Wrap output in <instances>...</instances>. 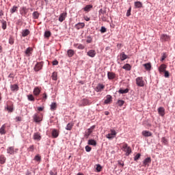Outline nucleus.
Returning a JSON list of instances; mask_svg holds the SVG:
<instances>
[{
    "mask_svg": "<svg viewBox=\"0 0 175 175\" xmlns=\"http://www.w3.org/2000/svg\"><path fill=\"white\" fill-rule=\"evenodd\" d=\"M33 139L34 140H37L38 142L40 141V139H42V137L40 136V133H35L33 134Z\"/></svg>",
    "mask_w": 175,
    "mask_h": 175,
    "instance_id": "obj_19",
    "label": "nucleus"
},
{
    "mask_svg": "<svg viewBox=\"0 0 175 175\" xmlns=\"http://www.w3.org/2000/svg\"><path fill=\"white\" fill-rule=\"evenodd\" d=\"M167 56L166 55V53H163V55H162V57H161V61H165V59H166V57H167Z\"/></svg>",
    "mask_w": 175,
    "mask_h": 175,
    "instance_id": "obj_53",
    "label": "nucleus"
},
{
    "mask_svg": "<svg viewBox=\"0 0 175 175\" xmlns=\"http://www.w3.org/2000/svg\"><path fill=\"white\" fill-rule=\"evenodd\" d=\"M59 135V133L57 131V129H54L52 131V136L54 139H57V137Z\"/></svg>",
    "mask_w": 175,
    "mask_h": 175,
    "instance_id": "obj_21",
    "label": "nucleus"
},
{
    "mask_svg": "<svg viewBox=\"0 0 175 175\" xmlns=\"http://www.w3.org/2000/svg\"><path fill=\"white\" fill-rule=\"evenodd\" d=\"M136 84L138 85V87H144V81H143V77H137L136 79Z\"/></svg>",
    "mask_w": 175,
    "mask_h": 175,
    "instance_id": "obj_4",
    "label": "nucleus"
},
{
    "mask_svg": "<svg viewBox=\"0 0 175 175\" xmlns=\"http://www.w3.org/2000/svg\"><path fill=\"white\" fill-rule=\"evenodd\" d=\"M107 77H108L109 80H114V79H116V73H114L113 72H108Z\"/></svg>",
    "mask_w": 175,
    "mask_h": 175,
    "instance_id": "obj_13",
    "label": "nucleus"
},
{
    "mask_svg": "<svg viewBox=\"0 0 175 175\" xmlns=\"http://www.w3.org/2000/svg\"><path fill=\"white\" fill-rule=\"evenodd\" d=\"M96 171H97L98 172H101V170H102V166H100V165H99V164L96 165Z\"/></svg>",
    "mask_w": 175,
    "mask_h": 175,
    "instance_id": "obj_49",
    "label": "nucleus"
},
{
    "mask_svg": "<svg viewBox=\"0 0 175 175\" xmlns=\"http://www.w3.org/2000/svg\"><path fill=\"white\" fill-rule=\"evenodd\" d=\"M158 113L159 116H161V117H163L165 116V108L160 107L158 108Z\"/></svg>",
    "mask_w": 175,
    "mask_h": 175,
    "instance_id": "obj_18",
    "label": "nucleus"
},
{
    "mask_svg": "<svg viewBox=\"0 0 175 175\" xmlns=\"http://www.w3.org/2000/svg\"><path fill=\"white\" fill-rule=\"evenodd\" d=\"M160 40L161 42H167L168 40H170V36L167 34H161L160 36Z\"/></svg>",
    "mask_w": 175,
    "mask_h": 175,
    "instance_id": "obj_7",
    "label": "nucleus"
},
{
    "mask_svg": "<svg viewBox=\"0 0 175 175\" xmlns=\"http://www.w3.org/2000/svg\"><path fill=\"white\" fill-rule=\"evenodd\" d=\"M83 27H85V24H84V23H79L75 25L76 29H82Z\"/></svg>",
    "mask_w": 175,
    "mask_h": 175,
    "instance_id": "obj_22",
    "label": "nucleus"
},
{
    "mask_svg": "<svg viewBox=\"0 0 175 175\" xmlns=\"http://www.w3.org/2000/svg\"><path fill=\"white\" fill-rule=\"evenodd\" d=\"M140 157H142V154H140V153L137 154L134 157V161H138V159H140Z\"/></svg>",
    "mask_w": 175,
    "mask_h": 175,
    "instance_id": "obj_48",
    "label": "nucleus"
},
{
    "mask_svg": "<svg viewBox=\"0 0 175 175\" xmlns=\"http://www.w3.org/2000/svg\"><path fill=\"white\" fill-rule=\"evenodd\" d=\"M33 150H34L33 145L30 146L29 148V151H31L32 152H33Z\"/></svg>",
    "mask_w": 175,
    "mask_h": 175,
    "instance_id": "obj_61",
    "label": "nucleus"
},
{
    "mask_svg": "<svg viewBox=\"0 0 175 175\" xmlns=\"http://www.w3.org/2000/svg\"><path fill=\"white\" fill-rule=\"evenodd\" d=\"M72 128H73V123L70 122L67 124L66 129V131H72Z\"/></svg>",
    "mask_w": 175,
    "mask_h": 175,
    "instance_id": "obj_30",
    "label": "nucleus"
},
{
    "mask_svg": "<svg viewBox=\"0 0 175 175\" xmlns=\"http://www.w3.org/2000/svg\"><path fill=\"white\" fill-rule=\"evenodd\" d=\"M106 31H107L106 27H101V29H100L101 33H105V32H106Z\"/></svg>",
    "mask_w": 175,
    "mask_h": 175,
    "instance_id": "obj_55",
    "label": "nucleus"
},
{
    "mask_svg": "<svg viewBox=\"0 0 175 175\" xmlns=\"http://www.w3.org/2000/svg\"><path fill=\"white\" fill-rule=\"evenodd\" d=\"M142 136H144V137H150L152 136V133L150 132L149 131H143L142 132Z\"/></svg>",
    "mask_w": 175,
    "mask_h": 175,
    "instance_id": "obj_11",
    "label": "nucleus"
},
{
    "mask_svg": "<svg viewBox=\"0 0 175 175\" xmlns=\"http://www.w3.org/2000/svg\"><path fill=\"white\" fill-rule=\"evenodd\" d=\"M91 150H92V148L90 146H85V151L87 152H90L91 151Z\"/></svg>",
    "mask_w": 175,
    "mask_h": 175,
    "instance_id": "obj_54",
    "label": "nucleus"
},
{
    "mask_svg": "<svg viewBox=\"0 0 175 175\" xmlns=\"http://www.w3.org/2000/svg\"><path fill=\"white\" fill-rule=\"evenodd\" d=\"M29 33H31V31L28 29L22 31V36L23 38H25L26 36H29Z\"/></svg>",
    "mask_w": 175,
    "mask_h": 175,
    "instance_id": "obj_17",
    "label": "nucleus"
},
{
    "mask_svg": "<svg viewBox=\"0 0 175 175\" xmlns=\"http://www.w3.org/2000/svg\"><path fill=\"white\" fill-rule=\"evenodd\" d=\"M42 68H43V63L42 62L37 63L34 67V70L36 72H39V70H40Z\"/></svg>",
    "mask_w": 175,
    "mask_h": 175,
    "instance_id": "obj_9",
    "label": "nucleus"
},
{
    "mask_svg": "<svg viewBox=\"0 0 175 175\" xmlns=\"http://www.w3.org/2000/svg\"><path fill=\"white\" fill-rule=\"evenodd\" d=\"M94 129H95V126H92L90 129H88L85 131V137H86V139H88V137H90V135H91Z\"/></svg>",
    "mask_w": 175,
    "mask_h": 175,
    "instance_id": "obj_5",
    "label": "nucleus"
},
{
    "mask_svg": "<svg viewBox=\"0 0 175 175\" xmlns=\"http://www.w3.org/2000/svg\"><path fill=\"white\" fill-rule=\"evenodd\" d=\"M131 8L127 10V12H126L127 17H129V16H131Z\"/></svg>",
    "mask_w": 175,
    "mask_h": 175,
    "instance_id": "obj_60",
    "label": "nucleus"
},
{
    "mask_svg": "<svg viewBox=\"0 0 175 175\" xmlns=\"http://www.w3.org/2000/svg\"><path fill=\"white\" fill-rule=\"evenodd\" d=\"M77 49H78L79 50H84V49H85V46L81 44H77L76 45Z\"/></svg>",
    "mask_w": 175,
    "mask_h": 175,
    "instance_id": "obj_38",
    "label": "nucleus"
},
{
    "mask_svg": "<svg viewBox=\"0 0 175 175\" xmlns=\"http://www.w3.org/2000/svg\"><path fill=\"white\" fill-rule=\"evenodd\" d=\"M20 12L21 14H27V13H28V10H27V8L23 7L21 8Z\"/></svg>",
    "mask_w": 175,
    "mask_h": 175,
    "instance_id": "obj_28",
    "label": "nucleus"
},
{
    "mask_svg": "<svg viewBox=\"0 0 175 175\" xmlns=\"http://www.w3.org/2000/svg\"><path fill=\"white\" fill-rule=\"evenodd\" d=\"M122 150V151H124V152H126V157H128V155H129L131 152H132V149L131 148V147L128 146V144L126 143H123Z\"/></svg>",
    "mask_w": 175,
    "mask_h": 175,
    "instance_id": "obj_1",
    "label": "nucleus"
},
{
    "mask_svg": "<svg viewBox=\"0 0 175 175\" xmlns=\"http://www.w3.org/2000/svg\"><path fill=\"white\" fill-rule=\"evenodd\" d=\"M87 55H88V57H91V58H94L95 55H96V51L91 49L87 53Z\"/></svg>",
    "mask_w": 175,
    "mask_h": 175,
    "instance_id": "obj_10",
    "label": "nucleus"
},
{
    "mask_svg": "<svg viewBox=\"0 0 175 175\" xmlns=\"http://www.w3.org/2000/svg\"><path fill=\"white\" fill-rule=\"evenodd\" d=\"M46 99H47V94L44 93V94H42V100L45 101Z\"/></svg>",
    "mask_w": 175,
    "mask_h": 175,
    "instance_id": "obj_56",
    "label": "nucleus"
},
{
    "mask_svg": "<svg viewBox=\"0 0 175 175\" xmlns=\"http://www.w3.org/2000/svg\"><path fill=\"white\" fill-rule=\"evenodd\" d=\"M67 55L69 58L73 57V55H75V51L72 49H68L67 51Z\"/></svg>",
    "mask_w": 175,
    "mask_h": 175,
    "instance_id": "obj_25",
    "label": "nucleus"
},
{
    "mask_svg": "<svg viewBox=\"0 0 175 175\" xmlns=\"http://www.w3.org/2000/svg\"><path fill=\"white\" fill-rule=\"evenodd\" d=\"M51 110H57V103H52L51 105Z\"/></svg>",
    "mask_w": 175,
    "mask_h": 175,
    "instance_id": "obj_37",
    "label": "nucleus"
},
{
    "mask_svg": "<svg viewBox=\"0 0 175 175\" xmlns=\"http://www.w3.org/2000/svg\"><path fill=\"white\" fill-rule=\"evenodd\" d=\"M49 174L50 175H57V170H53L50 171Z\"/></svg>",
    "mask_w": 175,
    "mask_h": 175,
    "instance_id": "obj_50",
    "label": "nucleus"
},
{
    "mask_svg": "<svg viewBox=\"0 0 175 175\" xmlns=\"http://www.w3.org/2000/svg\"><path fill=\"white\" fill-rule=\"evenodd\" d=\"M92 9V5H87L84 8L85 12H90Z\"/></svg>",
    "mask_w": 175,
    "mask_h": 175,
    "instance_id": "obj_36",
    "label": "nucleus"
},
{
    "mask_svg": "<svg viewBox=\"0 0 175 175\" xmlns=\"http://www.w3.org/2000/svg\"><path fill=\"white\" fill-rule=\"evenodd\" d=\"M18 85L14 84L11 85V90L12 91H18Z\"/></svg>",
    "mask_w": 175,
    "mask_h": 175,
    "instance_id": "obj_34",
    "label": "nucleus"
},
{
    "mask_svg": "<svg viewBox=\"0 0 175 175\" xmlns=\"http://www.w3.org/2000/svg\"><path fill=\"white\" fill-rule=\"evenodd\" d=\"M7 110L12 113V111H13V107L9 106L8 107H7Z\"/></svg>",
    "mask_w": 175,
    "mask_h": 175,
    "instance_id": "obj_58",
    "label": "nucleus"
},
{
    "mask_svg": "<svg viewBox=\"0 0 175 175\" xmlns=\"http://www.w3.org/2000/svg\"><path fill=\"white\" fill-rule=\"evenodd\" d=\"M119 94H128L129 92V89L126 88V89H120L118 91Z\"/></svg>",
    "mask_w": 175,
    "mask_h": 175,
    "instance_id": "obj_33",
    "label": "nucleus"
},
{
    "mask_svg": "<svg viewBox=\"0 0 175 175\" xmlns=\"http://www.w3.org/2000/svg\"><path fill=\"white\" fill-rule=\"evenodd\" d=\"M135 6L137 8H143V3H142V2H140V1H135Z\"/></svg>",
    "mask_w": 175,
    "mask_h": 175,
    "instance_id": "obj_32",
    "label": "nucleus"
},
{
    "mask_svg": "<svg viewBox=\"0 0 175 175\" xmlns=\"http://www.w3.org/2000/svg\"><path fill=\"white\" fill-rule=\"evenodd\" d=\"M34 161H36L37 162H40V161H42V157H40V155L37 154L34 157Z\"/></svg>",
    "mask_w": 175,
    "mask_h": 175,
    "instance_id": "obj_44",
    "label": "nucleus"
},
{
    "mask_svg": "<svg viewBox=\"0 0 175 175\" xmlns=\"http://www.w3.org/2000/svg\"><path fill=\"white\" fill-rule=\"evenodd\" d=\"M31 51H32V48H31V47L27 48V49H26V51H25V54H26V55H28V56L31 55Z\"/></svg>",
    "mask_w": 175,
    "mask_h": 175,
    "instance_id": "obj_39",
    "label": "nucleus"
},
{
    "mask_svg": "<svg viewBox=\"0 0 175 175\" xmlns=\"http://www.w3.org/2000/svg\"><path fill=\"white\" fill-rule=\"evenodd\" d=\"M124 103H125V101L123 100H118V106H120V107H122L124 105Z\"/></svg>",
    "mask_w": 175,
    "mask_h": 175,
    "instance_id": "obj_45",
    "label": "nucleus"
},
{
    "mask_svg": "<svg viewBox=\"0 0 175 175\" xmlns=\"http://www.w3.org/2000/svg\"><path fill=\"white\" fill-rule=\"evenodd\" d=\"M167 68V66L166 64H161L159 68V72L160 73H163L166 71V68Z\"/></svg>",
    "mask_w": 175,
    "mask_h": 175,
    "instance_id": "obj_12",
    "label": "nucleus"
},
{
    "mask_svg": "<svg viewBox=\"0 0 175 175\" xmlns=\"http://www.w3.org/2000/svg\"><path fill=\"white\" fill-rule=\"evenodd\" d=\"M51 36V32L50 31H46L44 33V37L45 38H50Z\"/></svg>",
    "mask_w": 175,
    "mask_h": 175,
    "instance_id": "obj_46",
    "label": "nucleus"
},
{
    "mask_svg": "<svg viewBox=\"0 0 175 175\" xmlns=\"http://www.w3.org/2000/svg\"><path fill=\"white\" fill-rule=\"evenodd\" d=\"M53 65H58V61L54 60V61L53 62Z\"/></svg>",
    "mask_w": 175,
    "mask_h": 175,
    "instance_id": "obj_63",
    "label": "nucleus"
},
{
    "mask_svg": "<svg viewBox=\"0 0 175 175\" xmlns=\"http://www.w3.org/2000/svg\"><path fill=\"white\" fill-rule=\"evenodd\" d=\"M163 72H164V77L165 78H168L169 77V71L165 70Z\"/></svg>",
    "mask_w": 175,
    "mask_h": 175,
    "instance_id": "obj_57",
    "label": "nucleus"
},
{
    "mask_svg": "<svg viewBox=\"0 0 175 175\" xmlns=\"http://www.w3.org/2000/svg\"><path fill=\"white\" fill-rule=\"evenodd\" d=\"M148 163H151V157H148L144 160L143 164L144 166H148Z\"/></svg>",
    "mask_w": 175,
    "mask_h": 175,
    "instance_id": "obj_23",
    "label": "nucleus"
},
{
    "mask_svg": "<svg viewBox=\"0 0 175 175\" xmlns=\"http://www.w3.org/2000/svg\"><path fill=\"white\" fill-rule=\"evenodd\" d=\"M27 99H28V100H30L31 102L35 101V97H33V95H32V94L27 95Z\"/></svg>",
    "mask_w": 175,
    "mask_h": 175,
    "instance_id": "obj_41",
    "label": "nucleus"
},
{
    "mask_svg": "<svg viewBox=\"0 0 175 175\" xmlns=\"http://www.w3.org/2000/svg\"><path fill=\"white\" fill-rule=\"evenodd\" d=\"M9 44H14V39L13 38H12V37L10 38Z\"/></svg>",
    "mask_w": 175,
    "mask_h": 175,
    "instance_id": "obj_51",
    "label": "nucleus"
},
{
    "mask_svg": "<svg viewBox=\"0 0 175 175\" xmlns=\"http://www.w3.org/2000/svg\"><path fill=\"white\" fill-rule=\"evenodd\" d=\"M105 90V85L102 83H98L96 87V92H102Z\"/></svg>",
    "mask_w": 175,
    "mask_h": 175,
    "instance_id": "obj_8",
    "label": "nucleus"
},
{
    "mask_svg": "<svg viewBox=\"0 0 175 175\" xmlns=\"http://www.w3.org/2000/svg\"><path fill=\"white\" fill-rule=\"evenodd\" d=\"M1 28L3 29H6V28H7V23H6L5 21H1Z\"/></svg>",
    "mask_w": 175,
    "mask_h": 175,
    "instance_id": "obj_43",
    "label": "nucleus"
},
{
    "mask_svg": "<svg viewBox=\"0 0 175 175\" xmlns=\"http://www.w3.org/2000/svg\"><path fill=\"white\" fill-rule=\"evenodd\" d=\"M126 58H128V55H126L124 52H122L120 54V59L121 61H125Z\"/></svg>",
    "mask_w": 175,
    "mask_h": 175,
    "instance_id": "obj_24",
    "label": "nucleus"
},
{
    "mask_svg": "<svg viewBox=\"0 0 175 175\" xmlns=\"http://www.w3.org/2000/svg\"><path fill=\"white\" fill-rule=\"evenodd\" d=\"M66 16H67L66 12L62 13L59 17V21H60V23H62V21H64L65 18H66Z\"/></svg>",
    "mask_w": 175,
    "mask_h": 175,
    "instance_id": "obj_15",
    "label": "nucleus"
},
{
    "mask_svg": "<svg viewBox=\"0 0 175 175\" xmlns=\"http://www.w3.org/2000/svg\"><path fill=\"white\" fill-rule=\"evenodd\" d=\"M16 121H21V117L17 116V117L16 118Z\"/></svg>",
    "mask_w": 175,
    "mask_h": 175,
    "instance_id": "obj_64",
    "label": "nucleus"
},
{
    "mask_svg": "<svg viewBox=\"0 0 175 175\" xmlns=\"http://www.w3.org/2000/svg\"><path fill=\"white\" fill-rule=\"evenodd\" d=\"M143 66H144V68L146 70H151V64L150 63L144 64H143Z\"/></svg>",
    "mask_w": 175,
    "mask_h": 175,
    "instance_id": "obj_31",
    "label": "nucleus"
},
{
    "mask_svg": "<svg viewBox=\"0 0 175 175\" xmlns=\"http://www.w3.org/2000/svg\"><path fill=\"white\" fill-rule=\"evenodd\" d=\"M162 142H163V144H167V139H166V138L163 137L162 138Z\"/></svg>",
    "mask_w": 175,
    "mask_h": 175,
    "instance_id": "obj_62",
    "label": "nucleus"
},
{
    "mask_svg": "<svg viewBox=\"0 0 175 175\" xmlns=\"http://www.w3.org/2000/svg\"><path fill=\"white\" fill-rule=\"evenodd\" d=\"M52 79L55 81H57V72H54L53 74H52V76H51Z\"/></svg>",
    "mask_w": 175,
    "mask_h": 175,
    "instance_id": "obj_47",
    "label": "nucleus"
},
{
    "mask_svg": "<svg viewBox=\"0 0 175 175\" xmlns=\"http://www.w3.org/2000/svg\"><path fill=\"white\" fill-rule=\"evenodd\" d=\"M18 151V149H14V147L10 146L7 148V152L8 154H10V155H13L15 152H17Z\"/></svg>",
    "mask_w": 175,
    "mask_h": 175,
    "instance_id": "obj_6",
    "label": "nucleus"
},
{
    "mask_svg": "<svg viewBox=\"0 0 175 175\" xmlns=\"http://www.w3.org/2000/svg\"><path fill=\"white\" fill-rule=\"evenodd\" d=\"M17 9H18V7L16 5L13 6L10 10V13H12V14H13V13H16V12H17Z\"/></svg>",
    "mask_w": 175,
    "mask_h": 175,
    "instance_id": "obj_42",
    "label": "nucleus"
},
{
    "mask_svg": "<svg viewBox=\"0 0 175 175\" xmlns=\"http://www.w3.org/2000/svg\"><path fill=\"white\" fill-rule=\"evenodd\" d=\"M117 135V132L114 129L111 130V133H108L106 135L107 139H109V140H111L116 137Z\"/></svg>",
    "mask_w": 175,
    "mask_h": 175,
    "instance_id": "obj_2",
    "label": "nucleus"
},
{
    "mask_svg": "<svg viewBox=\"0 0 175 175\" xmlns=\"http://www.w3.org/2000/svg\"><path fill=\"white\" fill-rule=\"evenodd\" d=\"M88 144H89V146H96V141L94 139H89Z\"/></svg>",
    "mask_w": 175,
    "mask_h": 175,
    "instance_id": "obj_29",
    "label": "nucleus"
},
{
    "mask_svg": "<svg viewBox=\"0 0 175 175\" xmlns=\"http://www.w3.org/2000/svg\"><path fill=\"white\" fill-rule=\"evenodd\" d=\"M33 120L34 122H40L43 120V116L42 115L36 113L33 116Z\"/></svg>",
    "mask_w": 175,
    "mask_h": 175,
    "instance_id": "obj_3",
    "label": "nucleus"
},
{
    "mask_svg": "<svg viewBox=\"0 0 175 175\" xmlns=\"http://www.w3.org/2000/svg\"><path fill=\"white\" fill-rule=\"evenodd\" d=\"M122 69H124L125 70H131V69H132V66H131V64H126L122 67Z\"/></svg>",
    "mask_w": 175,
    "mask_h": 175,
    "instance_id": "obj_27",
    "label": "nucleus"
},
{
    "mask_svg": "<svg viewBox=\"0 0 175 175\" xmlns=\"http://www.w3.org/2000/svg\"><path fill=\"white\" fill-rule=\"evenodd\" d=\"M0 135H6V124H3L0 128Z\"/></svg>",
    "mask_w": 175,
    "mask_h": 175,
    "instance_id": "obj_16",
    "label": "nucleus"
},
{
    "mask_svg": "<svg viewBox=\"0 0 175 175\" xmlns=\"http://www.w3.org/2000/svg\"><path fill=\"white\" fill-rule=\"evenodd\" d=\"M118 165H120V166H122V167H124V161H118Z\"/></svg>",
    "mask_w": 175,
    "mask_h": 175,
    "instance_id": "obj_59",
    "label": "nucleus"
},
{
    "mask_svg": "<svg viewBox=\"0 0 175 175\" xmlns=\"http://www.w3.org/2000/svg\"><path fill=\"white\" fill-rule=\"evenodd\" d=\"M99 14H100V16H102V14H106V10L100 9L99 10Z\"/></svg>",
    "mask_w": 175,
    "mask_h": 175,
    "instance_id": "obj_52",
    "label": "nucleus"
},
{
    "mask_svg": "<svg viewBox=\"0 0 175 175\" xmlns=\"http://www.w3.org/2000/svg\"><path fill=\"white\" fill-rule=\"evenodd\" d=\"M111 99H112L111 96L107 95L106 99L105 100L104 103L105 105H109V103H110L111 102V100H112Z\"/></svg>",
    "mask_w": 175,
    "mask_h": 175,
    "instance_id": "obj_20",
    "label": "nucleus"
},
{
    "mask_svg": "<svg viewBox=\"0 0 175 175\" xmlns=\"http://www.w3.org/2000/svg\"><path fill=\"white\" fill-rule=\"evenodd\" d=\"M40 89L39 88V87H36L33 91V94L35 96H39V95L40 94Z\"/></svg>",
    "mask_w": 175,
    "mask_h": 175,
    "instance_id": "obj_14",
    "label": "nucleus"
},
{
    "mask_svg": "<svg viewBox=\"0 0 175 175\" xmlns=\"http://www.w3.org/2000/svg\"><path fill=\"white\" fill-rule=\"evenodd\" d=\"M6 162V157L3 154L0 156V163L3 165Z\"/></svg>",
    "mask_w": 175,
    "mask_h": 175,
    "instance_id": "obj_26",
    "label": "nucleus"
},
{
    "mask_svg": "<svg viewBox=\"0 0 175 175\" xmlns=\"http://www.w3.org/2000/svg\"><path fill=\"white\" fill-rule=\"evenodd\" d=\"M33 18H34V20H38V18H39V12H34L33 13Z\"/></svg>",
    "mask_w": 175,
    "mask_h": 175,
    "instance_id": "obj_40",
    "label": "nucleus"
},
{
    "mask_svg": "<svg viewBox=\"0 0 175 175\" xmlns=\"http://www.w3.org/2000/svg\"><path fill=\"white\" fill-rule=\"evenodd\" d=\"M88 105H90V100H88V99H83L82 100L81 106H88Z\"/></svg>",
    "mask_w": 175,
    "mask_h": 175,
    "instance_id": "obj_35",
    "label": "nucleus"
}]
</instances>
